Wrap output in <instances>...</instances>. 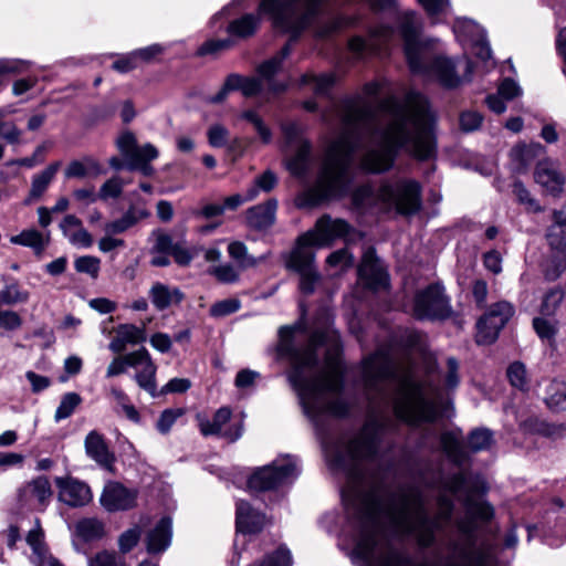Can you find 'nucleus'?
Listing matches in <instances>:
<instances>
[{"mask_svg": "<svg viewBox=\"0 0 566 566\" xmlns=\"http://www.w3.org/2000/svg\"><path fill=\"white\" fill-rule=\"evenodd\" d=\"M74 268L78 273H86L93 279L98 276L101 261L93 255L80 256L74 261Z\"/></svg>", "mask_w": 566, "mask_h": 566, "instance_id": "53", "label": "nucleus"}, {"mask_svg": "<svg viewBox=\"0 0 566 566\" xmlns=\"http://www.w3.org/2000/svg\"><path fill=\"white\" fill-rule=\"evenodd\" d=\"M513 192L516 196L518 202L524 205L527 211L531 212H539L542 211V207L538 202L531 196L530 191L521 181H515L513 184Z\"/></svg>", "mask_w": 566, "mask_h": 566, "instance_id": "51", "label": "nucleus"}, {"mask_svg": "<svg viewBox=\"0 0 566 566\" xmlns=\"http://www.w3.org/2000/svg\"><path fill=\"white\" fill-rule=\"evenodd\" d=\"M104 172L102 165L97 159L92 156H84L82 159L70 161L64 170V176L67 179L91 178L97 177Z\"/></svg>", "mask_w": 566, "mask_h": 566, "instance_id": "30", "label": "nucleus"}, {"mask_svg": "<svg viewBox=\"0 0 566 566\" xmlns=\"http://www.w3.org/2000/svg\"><path fill=\"white\" fill-rule=\"evenodd\" d=\"M545 317H535L533 319V327L541 339L553 342L558 331L557 321H551Z\"/></svg>", "mask_w": 566, "mask_h": 566, "instance_id": "50", "label": "nucleus"}, {"mask_svg": "<svg viewBox=\"0 0 566 566\" xmlns=\"http://www.w3.org/2000/svg\"><path fill=\"white\" fill-rule=\"evenodd\" d=\"M380 84L369 82L363 94L345 98L336 108L343 133L328 146L315 185L300 193L298 208H313L345 197L354 181L355 151L369 148L360 159L365 171L390 169L400 150L418 160L437 155L434 116L424 95L410 91L403 101L389 96L378 101Z\"/></svg>", "mask_w": 566, "mask_h": 566, "instance_id": "2", "label": "nucleus"}, {"mask_svg": "<svg viewBox=\"0 0 566 566\" xmlns=\"http://www.w3.org/2000/svg\"><path fill=\"white\" fill-rule=\"evenodd\" d=\"M441 447L447 457L455 464H462L467 454L462 448L461 441L454 432H444L440 438Z\"/></svg>", "mask_w": 566, "mask_h": 566, "instance_id": "36", "label": "nucleus"}, {"mask_svg": "<svg viewBox=\"0 0 566 566\" xmlns=\"http://www.w3.org/2000/svg\"><path fill=\"white\" fill-rule=\"evenodd\" d=\"M86 455L108 472L114 471L115 455L109 450L105 438L96 430L90 431L84 440Z\"/></svg>", "mask_w": 566, "mask_h": 566, "instance_id": "18", "label": "nucleus"}, {"mask_svg": "<svg viewBox=\"0 0 566 566\" xmlns=\"http://www.w3.org/2000/svg\"><path fill=\"white\" fill-rule=\"evenodd\" d=\"M82 398L76 392H67L62 396L60 405L57 406L54 415L55 422L67 419L73 415L75 409L81 405Z\"/></svg>", "mask_w": 566, "mask_h": 566, "instance_id": "44", "label": "nucleus"}, {"mask_svg": "<svg viewBox=\"0 0 566 566\" xmlns=\"http://www.w3.org/2000/svg\"><path fill=\"white\" fill-rule=\"evenodd\" d=\"M127 367L144 368L148 364L154 363L148 350L142 347L135 352L126 354L124 356Z\"/></svg>", "mask_w": 566, "mask_h": 566, "instance_id": "61", "label": "nucleus"}, {"mask_svg": "<svg viewBox=\"0 0 566 566\" xmlns=\"http://www.w3.org/2000/svg\"><path fill=\"white\" fill-rule=\"evenodd\" d=\"M483 117L474 111H467L460 115V127L463 132L470 133L480 128Z\"/></svg>", "mask_w": 566, "mask_h": 566, "instance_id": "64", "label": "nucleus"}, {"mask_svg": "<svg viewBox=\"0 0 566 566\" xmlns=\"http://www.w3.org/2000/svg\"><path fill=\"white\" fill-rule=\"evenodd\" d=\"M172 536V523L170 517H163L160 521L148 532L146 536V548L149 554H159L165 552L170 543Z\"/></svg>", "mask_w": 566, "mask_h": 566, "instance_id": "23", "label": "nucleus"}, {"mask_svg": "<svg viewBox=\"0 0 566 566\" xmlns=\"http://www.w3.org/2000/svg\"><path fill=\"white\" fill-rule=\"evenodd\" d=\"M184 411L181 409H166L164 410L156 423V428L160 433H167L176 422V420L181 417Z\"/></svg>", "mask_w": 566, "mask_h": 566, "instance_id": "60", "label": "nucleus"}, {"mask_svg": "<svg viewBox=\"0 0 566 566\" xmlns=\"http://www.w3.org/2000/svg\"><path fill=\"white\" fill-rule=\"evenodd\" d=\"M240 306V301L235 298H227L214 303L210 307L209 313L212 317H223L235 313L237 311H239Z\"/></svg>", "mask_w": 566, "mask_h": 566, "instance_id": "55", "label": "nucleus"}, {"mask_svg": "<svg viewBox=\"0 0 566 566\" xmlns=\"http://www.w3.org/2000/svg\"><path fill=\"white\" fill-rule=\"evenodd\" d=\"M564 297L565 291L562 287L555 286L548 290L543 296L539 313L546 317L554 316L562 305Z\"/></svg>", "mask_w": 566, "mask_h": 566, "instance_id": "37", "label": "nucleus"}, {"mask_svg": "<svg viewBox=\"0 0 566 566\" xmlns=\"http://www.w3.org/2000/svg\"><path fill=\"white\" fill-rule=\"evenodd\" d=\"M352 200L360 210L377 208L382 212L410 216L421 208V186L413 179L385 181L377 191L365 185L353 192Z\"/></svg>", "mask_w": 566, "mask_h": 566, "instance_id": "5", "label": "nucleus"}, {"mask_svg": "<svg viewBox=\"0 0 566 566\" xmlns=\"http://www.w3.org/2000/svg\"><path fill=\"white\" fill-rule=\"evenodd\" d=\"M240 118L247 120L253 126L263 144H270L272 142V132L258 112L253 109L244 111L240 114Z\"/></svg>", "mask_w": 566, "mask_h": 566, "instance_id": "40", "label": "nucleus"}, {"mask_svg": "<svg viewBox=\"0 0 566 566\" xmlns=\"http://www.w3.org/2000/svg\"><path fill=\"white\" fill-rule=\"evenodd\" d=\"M277 209V201L270 199L264 203L256 205L247 211L248 226L254 230H266L273 226L275 221V213Z\"/></svg>", "mask_w": 566, "mask_h": 566, "instance_id": "25", "label": "nucleus"}, {"mask_svg": "<svg viewBox=\"0 0 566 566\" xmlns=\"http://www.w3.org/2000/svg\"><path fill=\"white\" fill-rule=\"evenodd\" d=\"M59 489V500L72 507L86 505L92 500V493L87 484L73 478H55Z\"/></svg>", "mask_w": 566, "mask_h": 566, "instance_id": "16", "label": "nucleus"}, {"mask_svg": "<svg viewBox=\"0 0 566 566\" xmlns=\"http://www.w3.org/2000/svg\"><path fill=\"white\" fill-rule=\"evenodd\" d=\"M399 32L403 40L405 55L410 72L436 77L441 85L454 88L462 83L454 63L433 53V42L420 39L421 21L415 11H405L399 18Z\"/></svg>", "mask_w": 566, "mask_h": 566, "instance_id": "4", "label": "nucleus"}, {"mask_svg": "<svg viewBox=\"0 0 566 566\" xmlns=\"http://www.w3.org/2000/svg\"><path fill=\"white\" fill-rule=\"evenodd\" d=\"M60 167L61 163L55 161L50 164L39 174L32 176L30 191L28 197L24 199V205H31L42 198L51 182L54 180Z\"/></svg>", "mask_w": 566, "mask_h": 566, "instance_id": "26", "label": "nucleus"}, {"mask_svg": "<svg viewBox=\"0 0 566 566\" xmlns=\"http://www.w3.org/2000/svg\"><path fill=\"white\" fill-rule=\"evenodd\" d=\"M88 566H129L125 556L114 551L103 549L88 557Z\"/></svg>", "mask_w": 566, "mask_h": 566, "instance_id": "42", "label": "nucleus"}, {"mask_svg": "<svg viewBox=\"0 0 566 566\" xmlns=\"http://www.w3.org/2000/svg\"><path fill=\"white\" fill-rule=\"evenodd\" d=\"M464 505L467 516L457 521V527L461 534L471 538L475 531L474 520L488 522L493 517L494 511L489 503L482 501L475 502L467 499Z\"/></svg>", "mask_w": 566, "mask_h": 566, "instance_id": "20", "label": "nucleus"}, {"mask_svg": "<svg viewBox=\"0 0 566 566\" xmlns=\"http://www.w3.org/2000/svg\"><path fill=\"white\" fill-rule=\"evenodd\" d=\"M450 313L449 301L438 284L428 286L415 297L413 315L418 319L447 318Z\"/></svg>", "mask_w": 566, "mask_h": 566, "instance_id": "11", "label": "nucleus"}, {"mask_svg": "<svg viewBox=\"0 0 566 566\" xmlns=\"http://www.w3.org/2000/svg\"><path fill=\"white\" fill-rule=\"evenodd\" d=\"M507 378L510 380V384L520 389V390H526L528 386V379H527V371L524 364L521 361H514L507 368Z\"/></svg>", "mask_w": 566, "mask_h": 566, "instance_id": "49", "label": "nucleus"}, {"mask_svg": "<svg viewBox=\"0 0 566 566\" xmlns=\"http://www.w3.org/2000/svg\"><path fill=\"white\" fill-rule=\"evenodd\" d=\"M232 45L233 42L231 39L208 40L198 49L197 53L200 56L216 54L220 51L230 49Z\"/></svg>", "mask_w": 566, "mask_h": 566, "instance_id": "62", "label": "nucleus"}, {"mask_svg": "<svg viewBox=\"0 0 566 566\" xmlns=\"http://www.w3.org/2000/svg\"><path fill=\"white\" fill-rule=\"evenodd\" d=\"M514 314V307L511 303L501 301L493 304L490 310L476 323V343L492 344Z\"/></svg>", "mask_w": 566, "mask_h": 566, "instance_id": "10", "label": "nucleus"}, {"mask_svg": "<svg viewBox=\"0 0 566 566\" xmlns=\"http://www.w3.org/2000/svg\"><path fill=\"white\" fill-rule=\"evenodd\" d=\"M123 188V180L118 177H113L102 185L98 197L103 200L115 199L120 196Z\"/></svg>", "mask_w": 566, "mask_h": 566, "instance_id": "59", "label": "nucleus"}, {"mask_svg": "<svg viewBox=\"0 0 566 566\" xmlns=\"http://www.w3.org/2000/svg\"><path fill=\"white\" fill-rule=\"evenodd\" d=\"M27 543L32 548L31 559L33 564H35V560L43 559L50 555L43 543V533L39 527L29 531Z\"/></svg>", "mask_w": 566, "mask_h": 566, "instance_id": "47", "label": "nucleus"}, {"mask_svg": "<svg viewBox=\"0 0 566 566\" xmlns=\"http://www.w3.org/2000/svg\"><path fill=\"white\" fill-rule=\"evenodd\" d=\"M146 338L143 328L133 324H122L117 327L116 336L109 343V349L114 353H122L128 344L136 345Z\"/></svg>", "mask_w": 566, "mask_h": 566, "instance_id": "29", "label": "nucleus"}, {"mask_svg": "<svg viewBox=\"0 0 566 566\" xmlns=\"http://www.w3.org/2000/svg\"><path fill=\"white\" fill-rule=\"evenodd\" d=\"M46 150H48V145L45 143H43L34 149L32 156L20 158V159H12L7 165H9V166L18 165V166H23L27 168H33L36 165L42 164L44 161V154Z\"/></svg>", "mask_w": 566, "mask_h": 566, "instance_id": "56", "label": "nucleus"}, {"mask_svg": "<svg viewBox=\"0 0 566 566\" xmlns=\"http://www.w3.org/2000/svg\"><path fill=\"white\" fill-rule=\"evenodd\" d=\"M230 419L231 410L227 407L218 409L212 420L201 415L197 416L198 426L203 436H220L230 442H234L240 439L243 433V421L224 428Z\"/></svg>", "mask_w": 566, "mask_h": 566, "instance_id": "13", "label": "nucleus"}, {"mask_svg": "<svg viewBox=\"0 0 566 566\" xmlns=\"http://www.w3.org/2000/svg\"><path fill=\"white\" fill-rule=\"evenodd\" d=\"M116 145L126 163H128L136 156H139L142 153H144V155L147 156L148 158L158 157V150L154 145L148 143L142 147H138L136 137L132 132L122 133L120 136L117 138Z\"/></svg>", "mask_w": 566, "mask_h": 566, "instance_id": "27", "label": "nucleus"}, {"mask_svg": "<svg viewBox=\"0 0 566 566\" xmlns=\"http://www.w3.org/2000/svg\"><path fill=\"white\" fill-rule=\"evenodd\" d=\"M311 145L306 140H301L296 147L295 154L286 161V167L294 176H303L307 169Z\"/></svg>", "mask_w": 566, "mask_h": 566, "instance_id": "35", "label": "nucleus"}, {"mask_svg": "<svg viewBox=\"0 0 566 566\" xmlns=\"http://www.w3.org/2000/svg\"><path fill=\"white\" fill-rule=\"evenodd\" d=\"M543 147L539 144H535L532 146L526 145H516L511 150V157L513 160L520 161L522 167H526L531 160V158L537 153H542Z\"/></svg>", "mask_w": 566, "mask_h": 566, "instance_id": "52", "label": "nucleus"}, {"mask_svg": "<svg viewBox=\"0 0 566 566\" xmlns=\"http://www.w3.org/2000/svg\"><path fill=\"white\" fill-rule=\"evenodd\" d=\"M546 240L552 250L566 253V216L563 211L554 210L553 223L546 231Z\"/></svg>", "mask_w": 566, "mask_h": 566, "instance_id": "31", "label": "nucleus"}, {"mask_svg": "<svg viewBox=\"0 0 566 566\" xmlns=\"http://www.w3.org/2000/svg\"><path fill=\"white\" fill-rule=\"evenodd\" d=\"M29 300V292L21 290L17 283L8 284L0 291V302L6 305L25 303Z\"/></svg>", "mask_w": 566, "mask_h": 566, "instance_id": "48", "label": "nucleus"}, {"mask_svg": "<svg viewBox=\"0 0 566 566\" xmlns=\"http://www.w3.org/2000/svg\"><path fill=\"white\" fill-rule=\"evenodd\" d=\"M149 298L156 310L165 311L174 305H179L185 298V294L176 286L156 282L149 290Z\"/></svg>", "mask_w": 566, "mask_h": 566, "instance_id": "24", "label": "nucleus"}, {"mask_svg": "<svg viewBox=\"0 0 566 566\" xmlns=\"http://www.w3.org/2000/svg\"><path fill=\"white\" fill-rule=\"evenodd\" d=\"M335 83L336 76L334 73H324L321 75L305 73L301 76L298 86H310L315 94L325 95L331 91Z\"/></svg>", "mask_w": 566, "mask_h": 566, "instance_id": "33", "label": "nucleus"}, {"mask_svg": "<svg viewBox=\"0 0 566 566\" xmlns=\"http://www.w3.org/2000/svg\"><path fill=\"white\" fill-rule=\"evenodd\" d=\"M350 24H352V20L348 18H345V17L333 18L316 30V35L319 38H327Z\"/></svg>", "mask_w": 566, "mask_h": 566, "instance_id": "57", "label": "nucleus"}, {"mask_svg": "<svg viewBox=\"0 0 566 566\" xmlns=\"http://www.w3.org/2000/svg\"><path fill=\"white\" fill-rule=\"evenodd\" d=\"M358 275L370 289L386 287L388 284V275L376 259L375 250L368 248L361 259L358 268Z\"/></svg>", "mask_w": 566, "mask_h": 566, "instance_id": "19", "label": "nucleus"}, {"mask_svg": "<svg viewBox=\"0 0 566 566\" xmlns=\"http://www.w3.org/2000/svg\"><path fill=\"white\" fill-rule=\"evenodd\" d=\"M354 256L349 253L347 249H339L337 251L332 252L327 256V264L332 268H338L339 270H345L353 265Z\"/></svg>", "mask_w": 566, "mask_h": 566, "instance_id": "58", "label": "nucleus"}, {"mask_svg": "<svg viewBox=\"0 0 566 566\" xmlns=\"http://www.w3.org/2000/svg\"><path fill=\"white\" fill-rule=\"evenodd\" d=\"M153 234L156 238L153 253L170 254L177 244L174 242L171 235L163 231H156Z\"/></svg>", "mask_w": 566, "mask_h": 566, "instance_id": "63", "label": "nucleus"}, {"mask_svg": "<svg viewBox=\"0 0 566 566\" xmlns=\"http://www.w3.org/2000/svg\"><path fill=\"white\" fill-rule=\"evenodd\" d=\"M394 29L388 25H379L370 31L368 40L360 36H354L348 42L349 50L357 56L365 52L380 53L382 45L394 36Z\"/></svg>", "mask_w": 566, "mask_h": 566, "instance_id": "17", "label": "nucleus"}, {"mask_svg": "<svg viewBox=\"0 0 566 566\" xmlns=\"http://www.w3.org/2000/svg\"><path fill=\"white\" fill-rule=\"evenodd\" d=\"M297 329V326L280 328L279 352L290 358L289 379L297 391L304 413L312 421L322 415H347V403L336 397L343 387L338 335L334 331H315L305 347L293 348L291 340Z\"/></svg>", "mask_w": 566, "mask_h": 566, "instance_id": "3", "label": "nucleus"}, {"mask_svg": "<svg viewBox=\"0 0 566 566\" xmlns=\"http://www.w3.org/2000/svg\"><path fill=\"white\" fill-rule=\"evenodd\" d=\"M363 381L369 400L371 417L360 433L346 447V453L335 455L333 465L347 474L342 499L348 517L358 528L354 548L356 557L366 566H430L413 565L411 558L397 551L382 532L384 524L401 535H413L421 547L434 542V533L449 524L453 502L444 494L438 497V512L430 517L424 499L417 488L405 486L382 497L377 488H365L363 460L374 458L382 423L378 419L391 405L397 419L411 426L433 422L437 405L427 397L426 385L412 366L395 364L390 355H370L363 360Z\"/></svg>", "mask_w": 566, "mask_h": 566, "instance_id": "1", "label": "nucleus"}, {"mask_svg": "<svg viewBox=\"0 0 566 566\" xmlns=\"http://www.w3.org/2000/svg\"><path fill=\"white\" fill-rule=\"evenodd\" d=\"M326 0H262L260 13L270 14L276 29L291 33V41L311 25Z\"/></svg>", "mask_w": 566, "mask_h": 566, "instance_id": "7", "label": "nucleus"}, {"mask_svg": "<svg viewBox=\"0 0 566 566\" xmlns=\"http://www.w3.org/2000/svg\"><path fill=\"white\" fill-rule=\"evenodd\" d=\"M75 531L77 536L83 541L90 542L103 536L104 526L103 523L96 518H84L77 522Z\"/></svg>", "mask_w": 566, "mask_h": 566, "instance_id": "38", "label": "nucleus"}, {"mask_svg": "<svg viewBox=\"0 0 566 566\" xmlns=\"http://www.w3.org/2000/svg\"><path fill=\"white\" fill-rule=\"evenodd\" d=\"M535 181L548 193L558 195L563 190L564 177L551 159L541 160L534 171Z\"/></svg>", "mask_w": 566, "mask_h": 566, "instance_id": "21", "label": "nucleus"}, {"mask_svg": "<svg viewBox=\"0 0 566 566\" xmlns=\"http://www.w3.org/2000/svg\"><path fill=\"white\" fill-rule=\"evenodd\" d=\"M137 495V490L112 481L105 484L99 502L108 512L127 511L136 506Z\"/></svg>", "mask_w": 566, "mask_h": 566, "instance_id": "15", "label": "nucleus"}, {"mask_svg": "<svg viewBox=\"0 0 566 566\" xmlns=\"http://www.w3.org/2000/svg\"><path fill=\"white\" fill-rule=\"evenodd\" d=\"M298 474V460L289 454L281 455L271 464L258 469L250 476L248 485L254 491H269L292 483Z\"/></svg>", "mask_w": 566, "mask_h": 566, "instance_id": "8", "label": "nucleus"}, {"mask_svg": "<svg viewBox=\"0 0 566 566\" xmlns=\"http://www.w3.org/2000/svg\"><path fill=\"white\" fill-rule=\"evenodd\" d=\"M156 365L154 363L148 364L144 368H140L135 374V380L138 384V386L147 391L150 396H156Z\"/></svg>", "mask_w": 566, "mask_h": 566, "instance_id": "45", "label": "nucleus"}, {"mask_svg": "<svg viewBox=\"0 0 566 566\" xmlns=\"http://www.w3.org/2000/svg\"><path fill=\"white\" fill-rule=\"evenodd\" d=\"M229 256L237 262L238 268L245 270L256 266L260 262L266 260L268 254L261 256H253L249 254L247 245L241 241H232L228 245Z\"/></svg>", "mask_w": 566, "mask_h": 566, "instance_id": "32", "label": "nucleus"}, {"mask_svg": "<svg viewBox=\"0 0 566 566\" xmlns=\"http://www.w3.org/2000/svg\"><path fill=\"white\" fill-rule=\"evenodd\" d=\"M235 526L242 534H254L260 532L265 524V516L252 509L245 501L237 502Z\"/></svg>", "mask_w": 566, "mask_h": 566, "instance_id": "22", "label": "nucleus"}, {"mask_svg": "<svg viewBox=\"0 0 566 566\" xmlns=\"http://www.w3.org/2000/svg\"><path fill=\"white\" fill-rule=\"evenodd\" d=\"M149 217V211L142 207L130 206L118 219L106 222L104 231L106 234H120L133 228L140 220Z\"/></svg>", "mask_w": 566, "mask_h": 566, "instance_id": "28", "label": "nucleus"}, {"mask_svg": "<svg viewBox=\"0 0 566 566\" xmlns=\"http://www.w3.org/2000/svg\"><path fill=\"white\" fill-rule=\"evenodd\" d=\"M260 24V18L254 14H244L243 17L233 20L228 25V33L237 38H249L255 33Z\"/></svg>", "mask_w": 566, "mask_h": 566, "instance_id": "34", "label": "nucleus"}, {"mask_svg": "<svg viewBox=\"0 0 566 566\" xmlns=\"http://www.w3.org/2000/svg\"><path fill=\"white\" fill-rule=\"evenodd\" d=\"M352 227L344 219H333L329 214H323L317 219L313 229L306 231L298 237L296 247L311 248H328L333 243L346 237Z\"/></svg>", "mask_w": 566, "mask_h": 566, "instance_id": "9", "label": "nucleus"}, {"mask_svg": "<svg viewBox=\"0 0 566 566\" xmlns=\"http://www.w3.org/2000/svg\"><path fill=\"white\" fill-rule=\"evenodd\" d=\"M542 266L545 280L556 281L566 270V253L547 258Z\"/></svg>", "mask_w": 566, "mask_h": 566, "instance_id": "41", "label": "nucleus"}, {"mask_svg": "<svg viewBox=\"0 0 566 566\" xmlns=\"http://www.w3.org/2000/svg\"><path fill=\"white\" fill-rule=\"evenodd\" d=\"M10 242L32 248L38 253L42 252L45 247L42 233L35 229L23 230L21 233L11 237Z\"/></svg>", "mask_w": 566, "mask_h": 566, "instance_id": "39", "label": "nucleus"}, {"mask_svg": "<svg viewBox=\"0 0 566 566\" xmlns=\"http://www.w3.org/2000/svg\"><path fill=\"white\" fill-rule=\"evenodd\" d=\"M53 497L50 480L40 475L25 483L20 492L19 500L22 505L43 512Z\"/></svg>", "mask_w": 566, "mask_h": 566, "instance_id": "14", "label": "nucleus"}, {"mask_svg": "<svg viewBox=\"0 0 566 566\" xmlns=\"http://www.w3.org/2000/svg\"><path fill=\"white\" fill-rule=\"evenodd\" d=\"M290 53L291 44L287 43L276 55L259 65L258 76H243L237 73L228 75L220 91L209 96L208 102L211 104L222 103L232 91H240L244 97L264 94L266 99L283 93L287 88V84L276 81L274 76Z\"/></svg>", "mask_w": 566, "mask_h": 566, "instance_id": "6", "label": "nucleus"}, {"mask_svg": "<svg viewBox=\"0 0 566 566\" xmlns=\"http://www.w3.org/2000/svg\"><path fill=\"white\" fill-rule=\"evenodd\" d=\"M140 538V530L135 526L120 534L118 538V548L120 554L125 555L129 553L138 543Z\"/></svg>", "mask_w": 566, "mask_h": 566, "instance_id": "54", "label": "nucleus"}, {"mask_svg": "<svg viewBox=\"0 0 566 566\" xmlns=\"http://www.w3.org/2000/svg\"><path fill=\"white\" fill-rule=\"evenodd\" d=\"M315 254L304 247H295L286 261V268L300 275V290L308 295L315 290L319 274L314 264Z\"/></svg>", "mask_w": 566, "mask_h": 566, "instance_id": "12", "label": "nucleus"}, {"mask_svg": "<svg viewBox=\"0 0 566 566\" xmlns=\"http://www.w3.org/2000/svg\"><path fill=\"white\" fill-rule=\"evenodd\" d=\"M209 274L223 284H234L240 280L239 268L230 263L218 264L209 269Z\"/></svg>", "mask_w": 566, "mask_h": 566, "instance_id": "46", "label": "nucleus"}, {"mask_svg": "<svg viewBox=\"0 0 566 566\" xmlns=\"http://www.w3.org/2000/svg\"><path fill=\"white\" fill-rule=\"evenodd\" d=\"M493 443V432L486 428H476L468 436V446L473 452L489 449Z\"/></svg>", "mask_w": 566, "mask_h": 566, "instance_id": "43", "label": "nucleus"}]
</instances>
